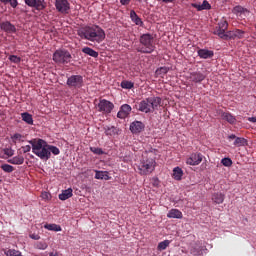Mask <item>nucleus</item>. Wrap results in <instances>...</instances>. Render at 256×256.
Returning a JSON list of instances; mask_svg holds the SVG:
<instances>
[{
    "mask_svg": "<svg viewBox=\"0 0 256 256\" xmlns=\"http://www.w3.org/2000/svg\"><path fill=\"white\" fill-rule=\"evenodd\" d=\"M229 29V23L227 20H221L218 25L214 28V35L220 37L224 41H231L235 39H243L245 37V31L241 29H234L227 31Z\"/></svg>",
    "mask_w": 256,
    "mask_h": 256,
    "instance_id": "nucleus-1",
    "label": "nucleus"
},
{
    "mask_svg": "<svg viewBox=\"0 0 256 256\" xmlns=\"http://www.w3.org/2000/svg\"><path fill=\"white\" fill-rule=\"evenodd\" d=\"M78 37L91 41L92 43H103L105 41V30L99 26H85L77 31Z\"/></svg>",
    "mask_w": 256,
    "mask_h": 256,
    "instance_id": "nucleus-2",
    "label": "nucleus"
},
{
    "mask_svg": "<svg viewBox=\"0 0 256 256\" xmlns=\"http://www.w3.org/2000/svg\"><path fill=\"white\" fill-rule=\"evenodd\" d=\"M32 146V153L39 157L42 161H49L51 159V152H49V144L43 139H32L28 141Z\"/></svg>",
    "mask_w": 256,
    "mask_h": 256,
    "instance_id": "nucleus-3",
    "label": "nucleus"
},
{
    "mask_svg": "<svg viewBox=\"0 0 256 256\" xmlns=\"http://www.w3.org/2000/svg\"><path fill=\"white\" fill-rule=\"evenodd\" d=\"M161 103V97L146 98L138 104V111H141V113H154L159 110Z\"/></svg>",
    "mask_w": 256,
    "mask_h": 256,
    "instance_id": "nucleus-4",
    "label": "nucleus"
},
{
    "mask_svg": "<svg viewBox=\"0 0 256 256\" xmlns=\"http://www.w3.org/2000/svg\"><path fill=\"white\" fill-rule=\"evenodd\" d=\"M139 43L138 53L151 54L155 51V38L150 33L142 34Z\"/></svg>",
    "mask_w": 256,
    "mask_h": 256,
    "instance_id": "nucleus-5",
    "label": "nucleus"
},
{
    "mask_svg": "<svg viewBox=\"0 0 256 256\" xmlns=\"http://www.w3.org/2000/svg\"><path fill=\"white\" fill-rule=\"evenodd\" d=\"M52 60L56 65H69L73 61V56L67 49H58L53 53Z\"/></svg>",
    "mask_w": 256,
    "mask_h": 256,
    "instance_id": "nucleus-6",
    "label": "nucleus"
},
{
    "mask_svg": "<svg viewBox=\"0 0 256 256\" xmlns=\"http://www.w3.org/2000/svg\"><path fill=\"white\" fill-rule=\"evenodd\" d=\"M140 175H149L155 171V160L153 158H147L140 161L138 165Z\"/></svg>",
    "mask_w": 256,
    "mask_h": 256,
    "instance_id": "nucleus-7",
    "label": "nucleus"
},
{
    "mask_svg": "<svg viewBox=\"0 0 256 256\" xmlns=\"http://www.w3.org/2000/svg\"><path fill=\"white\" fill-rule=\"evenodd\" d=\"M115 108V105L106 99H101L97 105V109L99 113H104L105 115H109Z\"/></svg>",
    "mask_w": 256,
    "mask_h": 256,
    "instance_id": "nucleus-8",
    "label": "nucleus"
},
{
    "mask_svg": "<svg viewBox=\"0 0 256 256\" xmlns=\"http://www.w3.org/2000/svg\"><path fill=\"white\" fill-rule=\"evenodd\" d=\"M66 85H68L70 89H81V87H83V76L72 75L68 77Z\"/></svg>",
    "mask_w": 256,
    "mask_h": 256,
    "instance_id": "nucleus-9",
    "label": "nucleus"
},
{
    "mask_svg": "<svg viewBox=\"0 0 256 256\" xmlns=\"http://www.w3.org/2000/svg\"><path fill=\"white\" fill-rule=\"evenodd\" d=\"M55 7L58 13H62V15H68L71 11L69 0H55Z\"/></svg>",
    "mask_w": 256,
    "mask_h": 256,
    "instance_id": "nucleus-10",
    "label": "nucleus"
},
{
    "mask_svg": "<svg viewBox=\"0 0 256 256\" xmlns=\"http://www.w3.org/2000/svg\"><path fill=\"white\" fill-rule=\"evenodd\" d=\"M133 109L131 108V105L129 104H123L120 107V110L117 113V117L118 119H127V117H129V115H131V111Z\"/></svg>",
    "mask_w": 256,
    "mask_h": 256,
    "instance_id": "nucleus-11",
    "label": "nucleus"
},
{
    "mask_svg": "<svg viewBox=\"0 0 256 256\" xmlns=\"http://www.w3.org/2000/svg\"><path fill=\"white\" fill-rule=\"evenodd\" d=\"M203 161V154L201 153H192L190 157L187 158V165H199Z\"/></svg>",
    "mask_w": 256,
    "mask_h": 256,
    "instance_id": "nucleus-12",
    "label": "nucleus"
},
{
    "mask_svg": "<svg viewBox=\"0 0 256 256\" xmlns=\"http://www.w3.org/2000/svg\"><path fill=\"white\" fill-rule=\"evenodd\" d=\"M130 131L133 135H138V133L145 131V124L141 121L135 120L130 124Z\"/></svg>",
    "mask_w": 256,
    "mask_h": 256,
    "instance_id": "nucleus-13",
    "label": "nucleus"
},
{
    "mask_svg": "<svg viewBox=\"0 0 256 256\" xmlns=\"http://www.w3.org/2000/svg\"><path fill=\"white\" fill-rule=\"evenodd\" d=\"M24 3L28 5V7H33L37 11H43V9H45L43 0H24Z\"/></svg>",
    "mask_w": 256,
    "mask_h": 256,
    "instance_id": "nucleus-14",
    "label": "nucleus"
},
{
    "mask_svg": "<svg viewBox=\"0 0 256 256\" xmlns=\"http://www.w3.org/2000/svg\"><path fill=\"white\" fill-rule=\"evenodd\" d=\"M188 79L192 83H202V81H205L206 76L205 74H203V72L196 71V72L190 73Z\"/></svg>",
    "mask_w": 256,
    "mask_h": 256,
    "instance_id": "nucleus-15",
    "label": "nucleus"
},
{
    "mask_svg": "<svg viewBox=\"0 0 256 256\" xmlns=\"http://www.w3.org/2000/svg\"><path fill=\"white\" fill-rule=\"evenodd\" d=\"M218 113L221 119H223V121H227L230 125H235V123H237V118H235V116L230 112H223V110H220Z\"/></svg>",
    "mask_w": 256,
    "mask_h": 256,
    "instance_id": "nucleus-16",
    "label": "nucleus"
},
{
    "mask_svg": "<svg viewBox=\"0 0 256 256\" xmlns=\"http://www.w3.org/2000/svg\"><path fill=\"white\" fill-rule=\"evenodd\" d=\"M0 29L1 31H4V33H17V28L15 25L11 24L9 21H4L0 23Z\"/></svg>",
    "mask_w": 256,
    "mask_h": 256,
    "instance_id": "nucleus-17",
    "label": "nucleus"
},
{
    "mask_svg": "<svg viewBox=\"0 0 256 256\" xmlns=\"http://www.w3.org/2000/svg\"><path fill=\"white\" fill-rule=\"evenodd\" d=\"M197 54L200 59H211L214 55L213 51L208 49H199Z\"/></svg>",
    "mask_w": 256,
    "mask_h": 256,
    "instance_id": "nucleus-18",
    "label": "nucleus"
},
{
    "mask_svg": "<svg viewBox=\"0 0 256 256\" xmlns=\"http://www.w3.org/2000/svg\"><path fill=\"white\" fill-rule=\"evenodd\" d=\"M167 217L169 219H183V212L179 209H171L168 212Z\"/></svg>",
    "mask_w": 256,
    "mask_h": 256,
    "instance_id": "nucleus-19",
    "label": "nucleus"
},
{
    "mask_svg": "<svg viewBox=\"0 0 256 256\" xmlns=\"http://www.w3.org/2000/svg\"><path fill=\"white\" fill-rule=\"evenodd\" d=\"M11 165H23L25 163V158L21 155L15 156L8 160Z\"/></svg>",
    "mask_w": 256,
    "mask_h": 256,
    "instance_id": "nucleus-20",
    "label": "nucleus"
},
{
    "mask_svg": "<svg viewBox=\"0 0 256 256\" xmlns=\"http://www.w3.org/2000/svg\"><path fill=\"white\" fill-rule=\"evenodd\" d=\"M82 53H85V55H89V57H94V59H97V57H99V52L87 46L82 49Z\"/></svg>",
    "mask_w": 256,
    "mask_h": 256,
    "instance_id": "nucleus-21",
    "label": "nucleus"
},
{
    "mask_svg": "<svg viewBox=\"0 0 256 256\" xmlns=\"http://www.w3.org/2000/svg\"><path fill=\"white\" fill-rule=\"evenodd\" d=\"M95 179H104V181H109L111 177H109V172L107 171H95Z\"/></svg>",
    "mask_w": 256,
    "mask_h": 256,
    "instance_id": "nucleus-22",
    "label": "nucleus"
},
{
    "mask_svg": "<svg viewBox=\"0 0 256 256\" xmlns=\"http://www.w3.org/2000/svg\"><path fill=\"white\" fill-rule=\"evenodd\" d=\"M130 18L133 21V23H135V25H143V21L141 20V18L137 15V13L135 12V10H131L130 11Z\"/></svg>",
    "mask_w": 256,
    "mask_h": 256,
    "instance_id": "nucleus-23",
    "label": "nucleus"
},
{
    "mask_svg": "<svg viewBox=\"0 0 256 256\" xmlns=\"http://www.w3.org/2000/svg\"><path fill=\"white\" fill-rule=\"evenodd\" d=\"M182 178H183V169H181L180 167H175L173 169V179H175L176 181H181Z\"/></svg>",
    "mask_w": 256,
    "mask_h": 256,
    "instance_id": "nucleus-24",
    "label": "nucleus"
},
{
    "mask_svg": "<svg viewBox=\"0 0 256 256\" xmlns=\"http://www.w3.org/2000/svg\"><path fill=\"white\" fill-rule=\"evenodd\" d=\"M21 118L27 125H33V115L29 114V112L22 113Z\"/></svg>",
    "mask_w": 256,
    "mask_h": 256,
    "instance_id": "nucleus-25",
    "label": "nucleus"
},
{
    "mask_svg": "<svg viewBox=\"0 0 256 256\" xmlns=\"http://www.w3.org/2000/svg\"><path fill=\"white\" fill-rule=\"evenodd\" d=\"M212 201L219 205L225 201V196L222 193H214L212 195Z\"/></svg>",
    "mask_w": 256,
    "mask_h": 256,
    "instance_id": "nucleus-26",
    "label": "nucleus"
},
{
    "mask_svg": "<svg viewBox=\"0 0 256 256\" xmlns=\"http://www.w3.org/2000/svg\"><path fill=\"white\" fill-rule=\"evenodd\" d=\"M0 3H3L4 5H10L12 9H17V6L19 5L18 0H0Z\"/></svg>",
    "mask_w": 256,
    "mask_h": 256,
    "instance_id": "nucleus-27",
    "label": "nucleus"
},
{
    "mask_svg": "<svg viewBox=\"0 0 256 256\" xmlns=\"http://www.w3.org/2000/svg\"><path fill=\"white\" fill-rule=\"evenodd\" d=\"M169 73V67H160L156 70V77H163V75H167Z\"/></svg>",
    "mask_w": 256,
    "mask_h": 256,
    "instance_id": "nucleus-28",
    "label": "nucleus"
},
{
    "mask_svg": "<svg viewBox=\"0 0 256 256\" xmlns=\"http://www.w3.org/2000/svg\"><path fill=\"white\" fill-rule=\"evenodd\" d=\"M235 147H245L247 145V139L241 138V137H236L234 141Z\"/></svg>",
    "mask_w": 256,
    "mask_h": 256,
    "instance_id": "nucleus-29",
    "label": "nucleus"
},
{
    "mask_svg": "<svg viewBox=\"0 0 256 256\" xmlns=\"http://www.w3.org/2000/svg\"><path fill=\"white\" fill-rule=\"evenodd\" d=\"M44 229H47L48 231H61V227L57 224H45Z\"/></svg>",
    "mask_w": 256,
    "mask_h": 256,
    "instance_id": "nucleus-30",
    "label": "nucleus"
},
{
    "mask_svg": "<svg viewBox=\"0 0 256 256\" xmlns=\"http://www.w3.org/2000/svg\"><path fill=\"white\" fill-rule=\"evenodd\" d=\"M120 87H122V89H133L135 84L131 81L123 80L120 84Z\"/></svg>",
    "mask_w": 256,
    "mask_h": 256,
    "instance_id": "nucleus-31",
    "label": "nucleus"
},
{
    "mask_svg": "<svg viewBox=\"0 0 256 256\" xmlns=\"http://www.w3.org/2000/svg\"><path fill=\"white\" fill-rule=\"evenodd\" d=\"M233 13L235 15H239V13L240 14L249 13V10H247L246 8H243V6H236L233 8Z\"/></svg>",
    "mask_w": 256,
    "mask_h": 256,
    "instance_id": "nucleus-32",
    "label": "nucleus"
},
{
    "mask_svg": "<svg viewBox=\"0 0 256 256\" xmlns=\"http://www.w3.org/2000/svg\"><path fill=\"white\" fill-rule=\"evenodd\" d=\"M171 244V241L169 240H164L158 244V251H165L167 247Z\"/></svg>",
    "mask_w": 256,
    "mask_h": 256,
    "instance_id": "nucleus-33",
    "label": "nucleus"
},
{
    "mask_svg": "<svg viewBox=\"0 0 256 256\" xmlns=\"http://www.w3.org/2000/svg\"><path fill=\"white\" fill-rule=\"evenodd\" d=\"M11 139L13 143H21L24 139V136L21 135L20 133H15L14 135L11 136Z\"/></svg>",
    "mask_w": 256,
    "mask_h": 256,
    "instance_id": "nucleus-34",
    "label": "nucleus"
},
{
    "mask_svg": "<svg viewBox=\"0 0 256 256\" xmlns=\"http://www.w3.org/2000/svg\"><path fill=\"white\" fill-rule=\"evenodd\" d=\"M1 169L4 173H13V171H15V168L9 164H2Z\"/></svg>",
    "mask_w": 256,
    "mask_h": 256,
    "instance_id": "nucleus-35",
    "label": "nucleus"
},
{
    "mask_svg": "<svg viewBox=\"0 0 256 256\" xmlns=\"http://www.w3.org/2000/svg\"><path fill=\"white\" fill-rule=\"evenodd\" d=\"M48 151L49 153H52L54 155H59L61 153V150L57 146L49 145L48 144Z\"/></svg>",
    "mask_w": 256,
    "mask_h": 256,
    "instance_id": "nucleus-36",
    "label": "nucleus"
},
{
    "mask_svg": "<svg viewBox=\"0 0 256 256\" xmlns=\"http://www.w3.org/2000/svg\"><path fill=\"white\" fill-rule=\"evenodd\" d=\"M58 197L60 201H67V199H71V197H73V193H61Z\"/></svg>",
    "mask_w": 256,
    "mask_h": 256,
    "instance_id": "nucleus-37",
    "label": "nucleus"
},
{
    "mask_svg": "<svg viewBox=\"0 0 256 256\" xmlns=\"http://www.w3.org/2000/svg\"><path fill=\"white\" fill-rule=\"evenodd\" d=\"M90 151L94 153V155H105V152L101 148L90 147Z\"/></svg>",
    "mask_w": 256,
    "mask_h": 256,
    "instance_id": "nucleus-38",
    "label": "nucleus"
},
{
    "mask_svg": "<svg viewBox=\"0 0 256 256\" xmlns=\"http://www.w3.org/2000/svg\"><path fill=\"white\" fill-rule=\"evenodd\" d=\"M221 163L224 167H231V165H233V160H231V158H223Z\"/></svg>",
    "mask_w": 256,
    "mask_h": 256,
    "instance_id": "nucleus-39",
    "label": "nucleus"
},
{
    "mask_svg": "<svg viewBox=\"0 0 256 256\" xmlns=\"http://www.w3.org/2000/svg\"><path fill=\"white\" fill-rule=\"evenodd\" d=\"M7 256H22L21 252H19V250H15V249H10L6 252Z\"/></svg>",
    "mask_w": 256,
    "mask_h": 256,
    "instance_id": "nucleus-40",
    "label": "nucleus"
},
{
    "mask_svg": "<svg viewBox=\"0 0 256 256\" xmlns=\"http://www.w3.org/2000/svg\"><path fill=\"white\" fill-rule=\"evenodd\" d=\"M191 254L194 256L203 255V250H201V248L194 247L191 249Z\"/></svg>",
    "mask_w": 256,
    "mask_h": 256,
    "instance_id": "nucleus-41",
    "label": "nucleus"
},
{
    "mask_svg": "<svg viewBox=\"0 0 256 256\" xmlns=\"http://www.w3.org/2000/svg\"><path fill=\"white\" fill-rule=\"evenodd\" d=\"M9 61H11V63H21V57H18L16 55H10Z\"/></svg>",
    "mask_w": 256,
    "mask_h": 256,
    "instance_id": "nucleus-42",
    "label": "nucleus"
},
{
    "mask_svg": "<svg viewBox=\"0 0 256 256\" xmlns=\"http://www.w3.org/2000/svg\"><path fill=\"white\" fill-rule=\"evenodd\" d=\"M105 134L106 135H115V127L111 126V127H106L105 128Z\"/></svg>",
    "mask_w": 256,
    "mask_h": 256,
    "instance_id": "nucleus-43",
    "label": "nucleus"
},
{
    "mask_svg": "<svg viewBox=\"0 0 256 256\" xmlns=\"http://www.w3.org/2000/svg\"><path fill=\"white\" fill-rule=\"evenodd\" d=\"M40 197L43 201H51L52 198L51 193H41Z\"/></svg>",
    "mask_w": 256,
    "mask_h": 256,
    "instance_id": "nucleus-44",
    "label": "nucleus"
},
{
    "mask_svg": "<svg viewBox=\"0 0 256 256\" xmlns=\"http://www.w3.org/2000/svg\"><path fill=\"white\" fill-rule=\"evenodd\" d=\"M201 5H202L203 11L211 9V4H209V2L207 0H204Z\"/></svg>",
    "mask_w": 256,
    "mask_h": 256,
    "instance_id": "nucleus-45",
    "label": "nucleus"
},
{
    "mask_svg": "<svg viewBox=\"0 0 256 256\" xmlns=\"http://www.w3.org/2000/svg\"><path fill=\"white\" fill-rule=\"evenodd\" d=\"M191 5L194 7V9H197V11H203V7L201 4L192 3Z\"/></svg>",
    "mask_w": 256,
    "mask_h": 256,
    "instance_id": "nucleus-46",
    "label": "nucleus"
},
{
    "mask_svg": "<svg viewBox=\"0 0 256 256\" xmlns=\"http://www.w3.org/2000/svg\"><path fill=\"white\" fill-rule=\"evenodd\" d=\"M23 153H29L31 151V145L22 146Z\"/></svg>",
    "mask_w": 256,
    "mask_h": 256,
    "instance_id": "nucleus-47",
    "label": "nucleus"
},
{
    "mask_svg": "<svg viewBox=\"0 0 256 256\" xmlns=\"http://www.w3.org/2000/svg\"><path fill=\"white\" fill-rule=\"evenodd\" d=\"M160 3H165V4H169V3H175V1L177 0H157Z\"/></svg>",
    "mask_w": 256,
    "mask_h": 256,
    "instance_id": "nucleus-48",
    "label": "nucleus"
},
{
    "mask_svg": "<svg viewBox=\"0 0 256 256\" xmlns=\"http://www.w3.org/2000/svg\"><path fill=\"white\" fill-rule=\"evenodd\" d=\"M121 5H129L131 3V0H120Z\"/></svg>",
    "mask_w": 256,
    "mask_h": 256,
    "instance_id": "nucleus-49",
    "label": "nucleus"
},
{
    "mask_svg": "<svg viewBox=\"0 0 256 256\" xmlns=\"http://www.w3.org/2000/svg\"><path fill=\"white\" fill-rule=\"evenodd\" d=\"M248 121H249L250 123H256V117H249V118H248Z\"/></svg>",
    "mask_w": 256,
    "mask_h": 256,
    "instance_id": "nucleus-50",
    "label": "nucleus"
},
{
    "mask_svg": "<svg viewBox=\"0 0 256 256\" xmlns=\"http://www.w3.org/2000/svg\"><path fill=\"white\" fill-rule=\"evenodd\" d=\"M31 239H35V241H38L40 239L39 235L32 234Z\"/></svg>",
    "mask_w": 256,
    "mask_h": 256,
    "instance_id": "nucleus-51",
    "label": "nucleus"
},
{
    "mask_svg": "<svg viewBox=\"0 0 256 256\" xmlns=\"http://www.w3.org/2000/svg\"><path fill=\"white\" fill-rule=\"evenodd\" d=\"M228 139H230V140L237 139V136H235V134H232V135L228 136Z\"/></svg>",
    "mask_w": 256,
    "mask_h": 256,
    "instance_id": "nucleus-52",
    "label": "nucleus"
},
{
    "mask_svg": "<svg viewBox=\"0 0 256 256\" xmlns=\"http://www.w3.org/2000/svg\"><path fill=\"white\" fill-rule=\"evenodd\" d=\"M62 193H73V189L62 190Z\"/></svg>",
    "mask_w": 256,
    "mask_h": 256,
    "instance_id": "nucleus-53",
    "label": "nucleus"
},
{
    "mask_svg": "<svg viewBox=\"0 0 256 256\" xmlns=\"http://www.w3.org/2000/svg\"><path fill=\"white\" fill-rule=\"evenodd\" d=\"M6 155H8V157H13V152L10 150L9 152H5Z\"/></svg>",
    "mask_w": 256,
    "mask_h": 256,
    "instance_id": "nucleus-54",
    "label": "nucleus"
},
{
    "mask_svg": "<svg viewBox=\"0 0 256 256\" xmlns=\"http://www.w3.org/2000/svg\"><path fill=\"white\" fill-rule=\"evenodd\" d=\"M139 1V3H141L142 1H144V3H147V1H149V0H138Z\"/></svg>",
    "mask_w": 256,
    "mask_h": 256,
    "instance_id": "nucleus-55",
    "label": "nucleus"
},
{
    "mask_svg": "<svg viewBox=\"0 0 256 256\" xmlns=\"http://www.w3.org/2000/svg\"><path fill=\"white\" fill-rule=\"evenodd\" d=\"M49 256H57V254H54V253H50Z\"/></svg>",
    "mask_w": 256,
    "mask_h": 256,
    "instance_id": "nucleus-56",
    "label": "nucleus"
},
{
    "mask_svg": "<svg viewBox=\"0 0 256 256\" xmlns=\"http://www.w3.org/2000/svg\"><path fill=\"white\" fill-rule=\"evenodd\" d=\"M1 181H2V180L0 179V183H1Z\"/></svg>",
    "mask_w": 256,
    "mask_h": 256,
    "instance_id": "nucleus-57",
    "label": "nucleus"
}]
</instances>
